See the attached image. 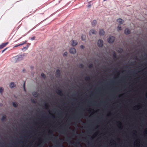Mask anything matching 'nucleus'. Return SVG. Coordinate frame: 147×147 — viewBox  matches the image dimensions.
Listing matches in <instances>:
<instances>
[{"label": "nucleus", "instance_id": "obj_1", "mask_svg": "<svg viewBox=\"0 0 147 147\" xmlns=\"http://www.w3.org/2000/svg\"><path fill=\"white\" fill-rule=\"evenodd\" d=\"M24 56L22 55H18L12 58L11 61L13 63L19 62L23 59Z\"/></svg>", "mask_w": 147, "mask_h": 147}, {"label": "nucleus", "instance_id": "obj_2", "mask_svg": "<svg viewBox=\"0 0 147 147\" xmlns=\"http://www.w3.org/2000/svg\"><path fill=\"white\" fill-rule=\"evenodd\" d=\"M115 40V37L113 36L110 37L108 39V41L109 43H112Z\"/></svg>", "mask_w": 147, "mask_h": 147}, {"label": "nucleus", "instance_id": "obj_3", "mask_svg": "<svg viewBox=\"0 0 147 147\" xmlns=\"http://www.w3.org/2000/svg\"><path fill=\"white\" fill-rule=\"evenodd\" d=\"M98 45L99 47H102L103 45V42L101 40H99L98 41Z\"/></svg>", "mask_w": 147, "mask_h": 147}, {"label": "nucleus", "instance_id": "obj_4", "mask_svg": "<svg viewBox=\"0 0 147 147\" xmlns=\"http://www.w3.org/2000/svg\"><path fill=\"white\" fill-rule=\"evenodd\" d=\"M124 32L126 34H130L131 32L129 29L128 28H126Z\"/></svg>", "mask_w": 147, "mask_h": 147}, {"label": "nucleus", "instance_id": "obj_5", "mask_svg": "<svg viewBox=\"0 0 147 147\" xmlns=\"http://www.w3.org/2000/svg\"><path fill=\"white\" fill-rule=\"evenodd\" d=\"M69 52L71 53L74 54L76 53V51L75 48H72L70 49Z\"/></svg>", "mask_w": 147, "mask_h": 147}, {"label": "nucleus", "instance_id": "obj_6", "mask_svg": "<svg viewBox=\"0 0 147 147\" xmlns=\"http://www.w3.org/2000/svg\"><path fill=\"white\" fill-rule=\"evenodd\" d=\"M8 43V42L5 43H3L0 45V49H2L3 48L5 47Z\"/></svg>", "mask_w": 147, "mask_h": 147}, {"label": "nucleus", "instance_id": "obj_7", "mask_svg": "<svg viewBox=\"0 0 147 147\" xmlns=\"http://www.w3.org/2000/svg\"><path fill=\"white\" fill-rule=\"evenodd\" d=\"M117 22L119 23L120 24H122L124 22L123 20L121 18L118 19L117 20Z\"/></svg>", "mask_w": 147, "mask_h": 147}, {"label": "nucleus", "instance_id": "obj_8", "mask_svg": "<svg viewBox=\"0 0 147 147\" xmlns=\"http://www.w3.org/2000/svg\"><path fill=\"white\" fill-rule=\"evenodd\" d=\"M57 93L60 96H62L63 95V94L61 90H57L56 91Z\"/></svg>", "mask_w": 147, "mask_h": 147}, {"label": "nucleus", "instance_id": "obj_9", "mask_svg": "<svg viewBox=\"0 0 147 147\" xmlns=\"http://www.w3.org/2000/svg\"><path fill=\"white\" fill-rule=\"evenodd\" d=\"M105 34V31L102 29L100 30L99 32V35L100 36L104 35Z\"/></svg>", "mask_w": 147, "mask_h": 147}, {"label": "nucleus", "instance_id": "obj_10", "mask_svg": "<svg viewBox=\"0 0 147 147\" xmlns=\"http://www.w3.org/2000/svg\"><path fill=\"white\" fill-rule=\"evenodd\" d=\"M77 44V42L76 40H73L71 42V45L73 46H75Z\"/></svg>", "mask_w": 147, "mask_h": 147}, {"label": "nucleus", "instance_id": "obj_11", "mask_svg": "<svg viewBox=\"0 0 147 147\" xmlns=\"http://www.w3.org/2000/svg\"><path fill=\"white\" fill-rule=\"evenodd\" d=\"M15 86V85L13 82L11 83L9 85V87L11 88H12Z\"/></svg>", "mask_w": 147, "mask_h": 147}, {"label": "nucleus", "instance_id": "obj_12", "mask_svg": "<svg viewBox=\"0 0 147 147\" xmlns=\"http://www.w3.org/2000/svg\"><path fill=\"white\" fill-rule=\"evenodd\" d=\"M28 46L27 45V46H26V47H23V48L22 49V51H25V50H26L27 49H28Z\"/></svg>", "mask_w": 147, "mask_h": 147}, {"label": "nucleus", "instance_id": "obj_13", "mask_svg": "<svg viewBox=\"0 0 147 147\" xmlns=\"http://www.w3.org/2000/svg\"><path fill=\"white\" fill-rule=\"evenodd\" d=\"M45 107L46 109H48L49 107V105L47 104H45Z\"/></svg>", "mask_w": 147, "mask_h": 147}, {"label": "nucleus", "instance_id": "obj_14", "mask_svg": "<svg viewBox=\"0 0 147 147\" xmlns=\"http://www.w3.org/2000/svg\"><path fill=\"white\" fill-rule=\"evenodd\" d=\"M91 1H90V2L89 3L87 6V8L88 9H89L91 8Z\"/></svg>", "mask_w": 147, "mask_h": 147}, {"label": "nucleus", "instance_id": "obj_15", "mask_svg": "<svg viewBox=\"0 0 147 147\" xmlns=\"http://www.w3.org/2000/svg\"><path fill=\"white\" fill-rule=\"evenodd\" d=\"M113 55L114 59H117V57L116 54V53L115 52H114Z\"/></svg>", "mask_w": 147, "mask_h": 147}, {"label": "nucleus", "instance_id": "obj_16", "mask_svg": "<svg viewBox=\"0 0 147 147\" xmlns=\"http://www.w3.org/2000/svg\"><path fill=\"white\" fill-rule=\"evenodd\" d=\"M48 112H49V113L51 116L53 118H55V116L53 115L51 113V111L50 110H49Z\"/></svg>", "mask_w": 147, "mask_h": 147}, {"label": "nucleus", "instance_id": "obj_17", "mask_svg": "<svg viewBox=\"0 0 147 147\" xmlns=\"http://www.w3.org/2000/svg\"><path fill=\"white\" fill-rule=\"evenodd\" d=\"M60 74V71L59 69L57 70L56 71V75L59 76Z\"/></svg>", "mask_w": 147, "mask_h": 147}, {"label": "nucleus", "instance_id": "obj_18", "mask_svg": "<svg viewBox=\"0 0 147 147\" xmlns=\"http://www.w3.org/2000/svg\"><path fill=\"white\" fill-rule=\"evenodd\" d=\"M97 22L96 20H94L92 22V26H95V25L96 24Z\"/></svg>", "mask_w": 147, "mask_h": 147}, {"label": "nucleus", "instance_id": "obj_19", "mask_svg": "<svg viewBox=\"0 0 147 147\" xmlns=\"http://www.w3.org/2000/svg\"><path fill=\"white\" fill-rule=\"evenodd\" d=\"M122 30V28L119 25L117 28V30L119 31L121 30Z\"/></svg>", "mask_w": 147, "mask_h": 147}, {"label": "nucleus", "instance_id": "obj_20", "mask_svg": "<svg viewBox=\"0 0 147 147\" xmlns=\"http://www.w3.org/2000/svg\"><path fill=\"white\" fill-rule=\"evenodd\" d=\"M3 91V88L1 87L0 88V93L2 94Z\"/></svg>", "mask_w": 147, "mask_h": 147}, {"label": "nucleus", "instance_id": "obj_21", "mask_svg": "<svg viewBox=\"0 0 147 147\" xmlns=\"http://www.w3.org/2000/svg\"><path fill=\"white\" fill-rule=\"evenodd\" d=\"M34 97H37L38 96V94L36 92H34L32 93Z\"/></svg>", "mask_w": 147, "mask_h": 147}, {"label": "nucleus", "instance_id": "obj_22", "mask_svg": "<svg viewBox=\"0 0 147 147\" xmlns=\"http://www.w3.org/2000/svg\"><path fill=\"white\" fill-rule=\"evenodd\" d=\"M13 106L15 107H16L18 106L17 104V103H16V102H13Z\"/></svg>", "mask_w": 147, "mask_h": 147}, {"label": "nucleus", "instance_id": "obj_23", "mask_svg": "<svg viewBox=\"0 0 147 147\" xmlns=\"http://www.w3.org/2000/svg\"><path fill=\"white\" fill-rule=\"evenodd\" d=\"M6 118V116L5 115H3V116L2 118L1 119V120L2 121H3L5 120Z\"/></svg>", "mask_w": 147, "mask_h": 147}, {"label": "nucleus", "instance_id": "obj_24", "mask_svg": "<svg viewBox=\"0 0 147 147\" xmlns=\"http://www.w3.org/2000/svg\"><path fill=\"white\" fill-rule=\"evenodd\" d=\"M41 76L42 78H43L45 79L46 78L45 75L43 73H42L41 74Z\"/></svg>", "mask_w": 147, "mask_h": 147}, {"label": "nucleus", "instance_id": "obj_25", "mask_svg": "<svg viewBox=\"0 0 147 147\" xmlns=\"http://www.w3.org/2000/svg\"><path fill=\"white\" fill-rule=\"evenodd\" d=\"M25 82H24L23 84V88L24 89V90L25 92H26V90L25 88Z\"/></svg>", "mask_w": 147, "mask_h": 147}, {"label": "nucleus", "instance_id": "obj_26", "mask_svg": "<svg viewBox=\"0 0 147 147\" xmlns=\"http://www.w3.org/2000/svg\"><path fill=\"white\" fill-rule=\"evenodd\" d=\"M27 42V41L26 40L23 43H22V44H20L19 45H20V46L22 45H24V44H25Z\"/></svg>", "mask_w": 147, "mask_h": 147}, {"label": "nucleus", "instance_id": "obj_27", "mask_svg": "<svg viewBox=\"0 0 147 147\" xmlns=\"http://www.w3.org/2000/svg\"><path fill=\"white\" fill-rule=\"evenodd\" d=\"M67 52H64V53L63 54V55L64 56H67Z\"/></svg>", "mask_w": 147, "mask_h": 147}, {"label": "nucleus", "instance_id": "obj_28", "mask_svg": "<svg viewBox=\"0 0 147 147\" xmlns=\"http://www.w3.org/2000/svg\"><path fill=\"white\" fill-rule=\"evenodd\" d=\"M82 39L83 40H85V38H84V36H82Z\"/></svg>", "mask_w": 147, "mask_h": 147}, {"label": "nucleus", "instance_id": "obj_29", "mask_svg": "<svg viewBox=\"0 0 147 147\" xmlns=\"http://www.w3.org/2000/svg\"><path fill=\"white\" fill-rule=\"evenodd\" d=\"M7 49V48H5V49H4L2 51V53H3L6 49Z\"/></svg>", "mask_w": 147, "mask_h": 147}, {"label": "nucleus", "instance_id": "obj_30", "mask_svg": "<svg viewBox=\"0 0 147 147\" xmlns=\"http://www.w3.org/2000/svg\"><path fill=\"white\" fill-rule=\"evenodd\" d=\"M31 40H33L35 39V37H33L32 38H31L30 39Z\"/></svg>", "mask_w": 147, "mask_h": 147}, {"label": "nucleus", "instance_id": "obj_31", "mask_svg": "<svg viewBox=\"0 0 147 147\" xmlns=\"http://www.w3.org/2000/svg\"><path fill=\"white\" fill-rule=\"evenodd\" d=\"M80 47L82 49H83L84 47V46L83 45H81Z\"/></svg>", "mask_w": 147, "mask_h": 147}, {"label": "nucleus", "instance_id": "obj_32", "mask_svg": "<svg viewBox=\"0 0 147 147\" xmlns=\"http://www.w3.org/2000/svg\"><path fill=\"white\" fill-rule=\"evenodd\" d=\"M20 45H19H19H16L14 47H17L18 46H20Z\"/></svg>", "mask_w": 147, "mask_h": 147}, {"label": "nucleus", "instance_id": "obj_33", "mask_svg": "<svg viewBox=\"0 0 147 147\" xmlns=\"http://www.w3.org/2000/svg\"><path fill=\"white\" fill-rule=\"evenodd\" d=\"M92 110V109L91 108H90V115H91V114L92 113H91V111Z\"/></svg>", "mask_w": 147, "mask_h": 147}, {"label": "nucleus", "instance_id": "obj_34", "mask_svg": "<svg viewBox=\"0 0 147 147\" xmlns=\"http://www.w3.org/2000/svg\"><path fill=\"white\" fill-rule=\"evenodd\" d=\"M92 34H94V30H92Z\"/></svg>", "mask_w": 147, "mask_h": 147}, {"label": "nucleus", "instance_id": "obj_35", "mask_svg": "<svg viewBox=\"0 0 147 147\" xmlns=\"http://www.w3.org/2000/svg\"><path fill=\"white\" fill-rule=\"evenodd\" d=\"M92 32H91V31H90V32H89V34H91V33Z\"/></svg>", "mask_w": 147, "mask_h": 147}, {"label": "nucleus", "instance_id": "obj_36", "mask_svg": "<svg viewBox=\"0 0 147 147\" xmlns=\"http://www.w3.org/2000/svg\"><path fill=\"white\" fill-rule=\"evenodd\" d=\"M87 78V80H89V77H88V78Z\"/></svg>", "mask_w": 147, "mask_h": 147}, {"label": "nucleus", "instance_id": "obj_37", "mask_svg": "<svg viewBox=\"0 0 147 147\" xmlns=\"http://www.w3.org/2000/svg\"><path fill=\"white\" fill-rule=\"evenodd\" d=\"M92 115H93V109H92Z\"/></svg>", "mask_w": 147, "mask_h": 147}, {"label": "nucleus", "instance_id": "obj_38", "mask_svg": "<svg viewBox=\"0 0 147 147\" xmlns=\"http://www.w3.org/2000/svg\"><path fill=\"white\" fill-rule=\"evenodd\" d=\"M22 37H21L18 40H20V39H21V38H22Z\"/></svg>", "mask_w": 147, "mask_h": 147}, {"label": "nucleus", "instance_id": "obj_39", "mask_svg": "<svg viewBox=\"0 0 147 147\" xmlns=\"http://www.w3.org/2000/svg\"><path fill=\"white\" fill-rule=\"evenodd\" d=\"M135 107L138 108V106H136Z\"/></svg>", "mask_w": 147, "mask_h": 147}, {"label": "nucleus", "instance_id": "obj_40", "mask_svg": "<svg viewBox=\"0 0 147 147\" xmlns=\"http://www.w3.org/2000/svg\"><path fill=\"white\" fill-rule=\"evenodd\" d=\"M51 132V131H49V133H50Z\"/></svg>", "mask_w": 147, "mask_h": 147}, {"label": "nucleus", "instance_id": "obj_41", "mask_svg": "<svg viewBox=\"0 0 147 147\" xmlns=\"http://www.w3.org/2000/svg\"><path fill=\"white\" fill-rule=\"evenodd\" d=\"M106 0H104V1H106Z\"/></svg>", "mask_w": 147, "mask_h": 147}, {"label": "nucleus", "instance_id": "obj_42", "mask_svg": "<svg viewBox=\"0 0 147 147\" xmlns=\"http://www.w3.org/2000/svg\"><path fill=\"white\" fill-rule=\"evenodd\" d=\"M92 139L93 138V135L92 134Z\"/></svg>", "mask_w": 147, "mask_h": 147}, {"label": "nucleus", "instance_id": "obj_43", "mask_svg": "<svg viewBox=\"0 0 147 147\" xmlns=\"http://www.w3.org/2000/svg\"><path fill=\"white\" fill-rule=\"evenodd\" d=\"M92 68H93V66H92Z\"/></svg>", "mask_w": 147, "mask_h": 147}, {"label": "nucleus", "instance_id": "obj_44", "mask_svg": "<svg viewBox=\"0 0 147 147\" xmlns=\"http://www.w3.org/2000/svg\"><path fill=\"white\" fill-rule=\"evenodd\" d=\"M92 105H93V103H92Z\"/></svg>", "mask_w": 147, "mask_h": 147}, {"label": "nucleus", "instance_id": "obj_45", "mask_svg": "<svg viewBox=\"0 0 147 147\" xmlns=\"http://www.w3.org/2000/svg\"><path fill=\"white\" fill-rule=\"evenodd\" d=\"M92 120H93V119H92Z\"/></svg>", "mask_w": 147, "mask_h": 147}, {"label": "nucleus", "instance_id": "obj_46", "mask_svg": "<svg viewBox=\"0 0 147 147\" xmlns=\"http://www.w3.org/2000/svg\"><path fill=\"white\" fill-rule=\"evenodd\" d=\"M93 144V143H92V144Z\"/></svg>", "mask_w": 147, "mask_h": 147}]
</instances>
